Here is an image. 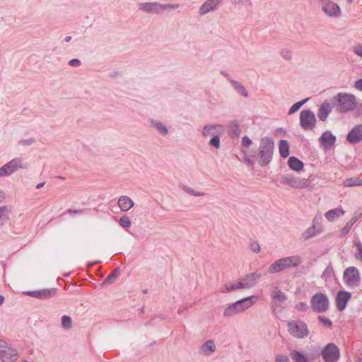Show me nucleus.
<instances>
[{
    "label": "nucleus",
    "mask_w": 362,
    "mask_h": 362,
    "mask_svg": "<svg viewBox=\"0 0 362 362\" xmlns=\"http://www.w3.org/2000/svg\"><path fill=\"white\" fill-rule=\"evenodd\" d=\"M220 291L221 293H227L231 291L230 288V284H226L223 288H221Z\"/></svg>",
    "instance_id": "obj_57"
},
{
    "label": "nucleus",
    "mask_w": 362,
    "mask_h": 362,
    "mask_svg": "<svg viewBox=\"0 0 362 362\" xmlns=\"http://www.w3.org/2000/svg\"><path fill=\"white\" fill-rule=\"evenodd\" d=\"M302 262L303 258L297 255L283 257L276 260L269 266L268 273L273 274L291 267H298Z\"/></svg>",
    "instance_id": "obj_1"
},
{
    "label": "nucleus",
    "mask_w": 362,
    "mask_h": 362,
    "mask_svg": "<svg viewBox=\"0 0 362 362\" xmlns=\"http://www.w3.org/2000/svg\"><path fill=\"white\" fill-rule=\"evenodd\" d=\"M223 0H206L199 8V14L202 16L214 11Z\"/></svg>",
    "instance_id": "obj_18"
},
{
    "label": "nucleus",
    "mask_w": 362,
    "mask_h": 362,
    "mask_svg": "<svg viewBox=\"0 0 362 362\" xmlns=\"http://www.w3.org/2000/svg\"><path fill=\"white\" fill-rule=\"evenodd\" d=\"M288 329L291 335L298 339L305 338L309 334L308 325L301 320H291L288 322Z\"/></svg>",
    "instance_id": "obj_6"
},
{
    "label": "nucleus",
    "mask_w": 362,
    "mask_h": 362,
    "mask_svg": "<svg viewBox=\"0 0 362 362\" xmlns=\"http://www.w3.org/2000/svg\"><path fill=\"white\" fill-rule=\"evenodd\" d=\"M346 140L351 144H356L362 141V124L354 126L346 136Z\"/></svg>",
    "instance_id": "obj_15"
},
{
    "label": "nucleus",
    "mask_w": 362,
    "mask_h": 362,
    "mask_svg": "<svg viewBox=\"0 0 362 362\" xmlns=\"http://www.w3.org/2000/svg\"><path fill=\"white\" fill-rule=\"evenodd\" d=\"M225 132L224 127L221 124H207L202 128V134L204 138L212 136L209 145L216 149L221 147L219 136Z\"/></svg>",
    "instance_id": "obj_2"
},
{
    "label": "nucleus",
    "mask_w": 362,
    "mask_h": 362,
    "mask_svg": "<svg viewBox=\"0 0 362 362\" xmlns=\"http://www.w3.org/2000/svg\"><path fill=\"white\" fill-rule=\"evenodd\" d=\"M35 143V139L33 137L27 139H21L19 141L18 144L21 146H31Z\"/></svg>",
    "instance_id": "obj_46"
},
{
    "label": "nucleus",
    "mask_w": 362,
    "mask_h": 362,
    "mask_svg": "<svg viewBox=\"0 0 362 362\" xmlns=\"http://www.w3.org/2000/svg\"><path fill=\"white\" fill-rule=\"evenodd\" d=\"M344 214L345 211L342 209L335 208L327 211L325 216L329 221H334Z\"/></svg>",
    "instance_id": "obj_26"
},
{
    "label": "nucleus",
    "mask_w": 362,
    "mask_h": 362,
    "mask_svg": "<svg viewBox=\"0 0 362 362\" xmlns=\"http://www.w3.org/2000/svg\"><path fill=\"white\" fill-rule=\"evenodd\" d=\"M336 141V136L330 131H325L319 139L320 146L325 150H329Z\"/></svg>",
    "instance_id": "obj_14"
},
{
    "label": "nucleus",
    "mask_w": 362,
    "mask_h": 362,
    "mask_svg": "<svg viewBox=\"0 0 362 362\" xmlns=\"http://www.w3.org/2000/svg\"><path fill=\"white\" fill-rule=\"evenodd\" d=\"M149 125L153 128L162 136H167L169 134V129L167 125L159 120L152 119L149 121Z\"/></svg>",
    "instance_id": "obj_19"
},
{
    "label": "nucleus",
    "mask_w": 362,
    "mask_h": 362,
    "mask_svg": "<svg viewBox=\"0 0 362 362\" xmlns=\"http://www.w3.org/2000/svg\"><path fill=\"white\" fill-rule=\"evenodd\" d=\"M318 320L325 326L331 327L332 325V321L329 319L326 318L322 315L318 317Z\"/></svg>",
    "instance_id": "obj_48"
},
{
    "label": "nucleus",
    "mask_w": 362,
    "mask_h": 362,
    "mask_svg": "<svg viewBox=\"0 0 362 362\" xmlns=\"http://www.w3.org/2000/svg\"><path fill=\"white\" fill-rule=\"evenodd\" d=\"M352 50L355 54L362 57V45L358 44L353 47Z\"/></svg>",
    "instance_id": "obj_49"
},
{
    "label": "nucleus",
    "mask_w": 362,
    "mask_h": 362,
    "mask_svg": "<svg viewBox=\"0 0 362 362\" xmlns=\"http://www.w3.org/2000/svg\"><path fill=\"white\" fill-rule=\"evenodd\" d=\"M139 9L149 14H160L161 11V3L158 1L141 2L139 5Z\"/></svg>",
    "instance_id": "obj_13"
},
{
    "label": "nucleus",
    "mask_w": 362,
    "mask_h": 362,
    "mask_svg": "<svg viewBox=\"0 0 362 362\" xmlns=\"http://www.w3.org/2000/svg\"><path fill=\"white\" fill-rule=\"evenodd\" d=\"M260 277L261 274L252 272L247 274L241 281L244 284L245 288H250L255 286Z\"/></svg>",
    "instance_id": "obj_20"
},
{
    "label": "nucleus",
    "mask_w": 362,
    "mask_h": 362,
    "mask_svg": "<svg viewBox=\"0 0 362 362\" xmlns=\"http://www.w3.org/2000/svg\"><path fill=\"white\" fill-rule=\"evenodd\" d=\"M24 294L38 298L39 290L26 291Z\"/></svg>",
    "instance_id": "obj_55"
},
{
    "label": "nucleus",
    "mask_w": 362,
    "mask_h": 362,
    "mask_svg": "<svg viewBox=\"0 0 362 362\" xmlns=\"http://www.w3.org/2000/svg\"><path fill=\"white\" fill-rule=\"evenodd\" d=\"M343 279L344 283L349 287H356L360 283V273L358 269L355 267H349L343 274Z\"/></svg>",
    "instance_id": "obj_8"
},
{
    "label": "nucleus",
    "mask_w": 362,
    "mask_h": 362,
    "mask_svg": "<svg viewBox=\"0 0 362 362\" xmlns=\"http://www.w3.org/2000/svg\"><path fill=\"white\" fill-rule=\"evenodd\" d=\"M257 297L255 296H249L236 301L241 313L251 308L256 302Z\"/></svg>",
    "instance_id": "obj_22"
},
{
    "label": "nucleus",
    "mask_w": 362,
    "mask_h": 362,
    "mask_svg": "<svg viewBox=\"0 0 362 362\" xmlns=\"http://www.w3.org/2000/svg\"><path fill=\"white\" fill-rule=\"evenodd\" d=\"M279 149L281 157L287 158L289 156V145L287 141L283 139L280 140Z\"/></svg>",
    "instance_id": "obj_33"
},
{
    "label": "nucleus",
    "mask_w": 362,
    "mask_h": 362,
    "mask_svg": "<svg viewBox=\"0 0 362 362\" xmlns=\"http://www.w3.org/2000/svg\"><path fill=\"white\" fill-rule=\"evenodd\" d=\"M57 293V288H45L39 290L38 298L39 299H47L54 296Z\"/></svg>",
    "instance_id": "obj_32"
},
{
    "label": "nucleus",
    "mask_w": 362,
    "mask_h": 362,
    "mask_svg": "<svg viewBox=\"0 0 362 362\" xmlns=\"http://www.w3.org/2000/svg\"><path fill=\"white\" fill-rule=\"evenodd\" d=\"M11 209L6 206H0V226H3L8 219Z\"/></svg>",
    "instance_id": "obj_31"
},
{
    "label": "nucleus",
    "mask_w": 362,
    "mask_h": 362,
    "mask_svg": "<svg viewBox=\"0 0 362 362\" xmlns=\"http://www.w3.org/2000/svg\"><path fill=\"white\" fill-rule=\"evenodd\" d=\"M119 225L123 227V228H129L130 226H131V221H130V219L129 218L124 215V216H122L120 218H119Z\"/></svg>",
    "instance_id": "obj_45"
},
{
    "label": "nucleus",
    "mask_w": 362,
    "mask_h": 362,
    "mask_svg": "<svg viewBox=\"0 0 362 362\" xmlns=\"http://www.w3.org/2000/svg\"><path fill=\"white\" fill-rule=\"evenodd\" d=\"M282 182L293 188H305L308 186L307 180L295 177L293 174L286 173L281 176Z\"/></svg>",
    "instance_id": "obj_12"
},
{
    "label": "nucleus",
    "mask_w": 362,
    "mask_h": 362,
    "mask_svg": "<svg viewBox=\"0 0 362 362\" xmlns=\"http://www.w3.org/2000/svg\"><path fill=\"white\" fill-rule=\"evenodd\" d=\"M120 271L119 268L115 269L110 274H109L105 279L103 284L111 283L114 279L117 278L119 275Z\"/></svg>",
    "instance_id": "obj_39"
},
{
    "label": "nucleus",
    "mask_w": 362,
    "mask_h": 362,
    "mask_svg": "<svg viewBox=\"0 0 362 362\" xmlns=\"http://www.w3.org/2000/svg\"><path fill=\"white\" fill-rule=\"evenodd\" d=\"M334 100L337 110L342 113L349 112L356 107V99L352 94L339 93Z\"/></svg>",
    "instance_id": "obj_4"
},
{
    "label": "nucleus",
    "mask_w": 362,
    "mask_h": 362,
    "mask_svg": "<svg viewBox=\"0 0 362 362\" xmlns=\"http://www.w3.org/2000/svg\"><path fill=\"white\" fill-rule=\"evenodd\" d=\"M332 106L331 104L327 103H322L317 113L318 118L321 121H325L327 118L329 114L332 112Z\"/></svg>",
    "instance_id": "obj_27"
},
{
    "label": "nucleus",
    "mask_w": 362,
    "mask_h": 362,
    "mask_svg": "<svg viewBox=\"0 0 362 362\" xmlns=\"http://www.w3.org/2000/svg\"><path fill=\"white\" fill-rule=\"evenodd\" d=\"M241 313L239 306L236 302L229 305L223 312V316L226 317H233L235 315Z\"/></svg>",
    "instance_id": "obj_28"
},
{
    "label": "nucleus",
    "mask_w": 362,
    "mask_h": 362,
    "mask_svg": "<svg viewBox=\"0 0 362 362\" xmlns=\"http://www.w3.org/2000/svg\"><path fill=\"white\" fill-rule=\"evenodd\" d=\"M4 192L0 189V202H1L4 199Z\"/></svg>",
    "instance_id": "obj_63"
},
{
    "label": "nucleus",
    "mask_w": 362,
    "mask_h": 362,
    "mask_svg": "<svg viewBox=\"0 0 362 362\" xmlns=\"http://www.w3.org/2000/svg\"><path fill=\"white\" fill-rule=\"evenodd\" d=\"M288 165L291 169L295 171H300L303 168V162L294 156L288 158Z\"/></svg>",
    "instance_id": "obj_30"
},
{
    "label": "nucleus",
    "mask_w": 362,
    "mask_h": 362,
    "mask_svg": "<svg viewBox=\"0 0 362 362\" xmlns=\"http://www.w3.org/2000/svg\"><path fill=\"white\" fill-rule=\"evenodd\" d=\"M230 132L233 136L238 137L241 133V130L238 122H235L230 127Z\"/></svg>",
    "instance_id": "obj_43"
},
{
    "label": "nucleus",
    "mask_w": 362,
    "mask_h": 362,
    "mask_svg": "<svg viewBox=\"0 0 362 362\" xmlns=\"http://www.w3.org/2000/svg\"><path fill=\"white\" fill-rule=\"evenodd\" d=\"M296 308L300 311L305 312L308 309V305L305 302H299L296 305Z\"/></svg>",
    "instance_id": "obj_50"
},
{
    "label": "nucleus",
    "mask_w": 362,
    "mask_h": 362,
    "mask_svg": "<svg viewBox=\"0 0 362 362\" xmlns=\"http://www.w3.org/2000/svg\"><path fill=\"white\" fill-rule=\"evenodd\" d=\"M236 289H245L244 284H243L242 281H239L237 283H235Z\"/></svg>",
    "instance_id": "obj_60"
},
{
    "label": "nucleus",
    "mask_w": 362,
    "mask_h": 362,
    "mask_svg": "<svg viewBox=\"0 0 362 362\" xmlns=\"http://www.w3.org/2000/svg\"><path fill=\"white\" fill-rule=\"evenodd\" d=\"M289 358L286 355H278L276 357V362H288Z\"/></svg>",
    "instance_id": "obj_53"
},
{
    "label": "nucleus",
    "mask_w": 362,
    "mask_h": 362,
    "mask_svg": "<svg viewBox=\"0 0 362 362\" xmlns=\"http://www.w3.org/2000/svg\"><path fill=\"white\" fill-rule=\"evenodd\" d=\"M290 354L295 362H310L315 358V354L305 355L297 350H291Z\"/></svg>",
    "instance_id": "obj_21"
},
{
    "label": "nucleus",
    "mask_w": 362,
    "mask_h": 362,
    "mask_svg": "<svg viewBox=\"0 0 362 362\" xmlns=\"http://www.w3.org/2000/svg\"><path fill=\"white\" fill-rule=\"evenodd\" d=\"M356 251L354 256L356 259L362 262V243L360 241L355 243Z\"/></svg>",
    "instance_id": "obj_41"
},
{
    "label": "nucleus",
    "mask_w": 362,
    "mask_h": 362,
    "mask_svg": "<svg viewBox=\"0 0 362 362\" xmlns=\"http://www.w3.org/2000/svg\"><path fill=\"white\" fill-rule=\"evenodd\" d=\"M320 221V217H315L313 221V224H315V227L317 228H320V226H318L317 224L319 223Z\"/></svg>",
    "instance_id": "obj_62"
},
{
    "label": "nucleus",
    "mask_w": 362,
    "mask_h": 362,
    "mask_svg": "<svg viewBox=\"0 0 362 362\" xmlns=\"http://www.w3.org/2000/svg\"><path fill=\"white\" fill-rule=\"evenodd\" d=\"M83 211V210H74V209H68L67 210V213L70 214H82V212Z\"/></svg>",
    "instance_id": "obj_58"
},
{
    "label": "nucleus",
    "mask_w": 362,
    "mask_h": 362,
    "mask_svg": "<svg viewBox=\"0 0 362 362\" xmlns=\"http://www.w3.org/2000/svg\"><path fill=\"white\" fill-rule=\"evenodd\" d=\"M300 124L304 130L313 129L316 124L315 114L309 110H302L300 114Z\"/></svg>",
    "instance_id": "obj_10"
},
{
    "label": "nucleus",
    "mask_w": 362,
    "mask_h": 362,
    "mask_svg": "<svg viewBox=\"0 0 362 362\" xmlns=\"http://www.w3.org/2000/svg\"><path fill=\"white\" fill-rule=\"evenodd\" d=\"M180 188L184 191L186 193L190 194V195H192V196H194V197H202V196H204L205 194L204 192H197L196 190H194V189H192V187L186 185H180Z\"/></svg>",
    "instance_id": "obj_36"
},
{
    "label": "nucleus",
    "mask_w": 362,
    "mask_h": 362,
    "mask_svg": "<svg viewBox=\"0 0 362 362\" xmlns=\"http://www.w3.org/2000/svg\"><path fill=\"white\" fill-rule=\"evenodd\" d=\"M0 358L2 362H15L18 358V352L7 345L4 340L0 339Z\"/></svg>",
    "instance_id": "obj_9"
},
{
    "label": "nucleus",
    "mask_w": 362,
    "mask_h": 362,
    "mask_svg": "<svg viewBox=\"0 0 362 362\" xmlns=\"http://www.w3.org/2000/svg\"><path fill=\"white\" fill-rule=\"evenodd\" d=\"M62 327L67 330H69L73 327V322L69 315H63L62 317Z\"/></svg>",
    "instance_id": "obj_37"
},
{
    "label": "nucleus",
    "mask_w": 362,
    "mask_h": 362,
    "mask_svg": "<svg viewBox=\"0 0 362 362\" xmlns=\"http://www.w3.org/2000/svg\"><path fill=\"white\" fill-rule=\"evenodd\" d=\"M272 298L273 300L281 303L284 302L287 298L286 295L279 290L278 287H274L272 293Z\"/></svg>",
    "instance_id": "obj_34"
},
{
    "label": "nucleus",
    "mask_w": 362,
    "mask_h": 362,
    "mask_svg": "<svg viewBox=\"0 0 362 362\" xmlns=\"http://www.w3.org/2000/svg\"><path fill=\"white\" fill-rule=\"evenodd\" d=\"M250 249L254 252H259L260 251V245L258 243L254 242L250 245Z\"/></svg>",
    "instance_id": "obj_54"
},
{
    "label": "nucleus",
    "mask_w": 362,
    "mask_h": 362,
    "mask_svg": "<svg viewBox=\"0 0 362 362\" xmlns=\"http://www.w3.org/2000/svg\"><path fill=\"white\" fill-rule=\"evenodd\" d=\"M354 86L356 89L362 90V78L356 81Z\"/></svg>",
    "instance_id": "obj_56"
},
{
    "label": "nucleus",
    "mask_w": 362,
    "mask_h": 362,
    "mask_svg": "<svg viewBox=\"0 0 362 362\" xmlns=\"http://www.w3.org/2000/svg\"><path fill=\"white\" fill-rule=\"evenodd\" d=\"M322 356L325 362H337L340 357L339 349L334 343H329L323 349Z\"/></svg>",
    "instance_id": "obj_11"
},
{
    "label": "nucleus",
    "mask_w": 362,
    "mask_h": 362,
    "mask_svg": "<svg viewBox=\"0 0 362 362\" xmlns=\"http://www.w3.org/2000/svg\"><path fill=\"white\" fill-rule=\"evenodd\" d=\"M351 296V293L348 291H340L337 293L336 296V305L339 310L341 311L344 310Z\"/></svg>",
    "instance_id": "obj_17"
},
{
    "label": "nucleus",
    "mask_w": 362,
    "mask_h": 362,
    "mask_svg": "<svg viewBox=\"0 0 362 362\" xmlns=\"http://www.w3.org/2000/svg\"><path fill=\"white\" fill-rule=\"evenodd\" d=\"M334 269L331 265H328L322 274V278L325 281L331 279L334 276Z\"/></svg>",
    "instance_id": "obj_40"
},
{
    "label": "nucleus",
    "mask_w": 362,
    "mask_h": 362,
    "mask_svg": "<svg viewBox=\"0 0 362 362\" xmlns=\"http://www.w3.org/2000/svg\"><path fill=\"white\" fill-rule=\"evenodd\" d=\"M322 10L329 16L339 17L341 10L339 5L332 1L322 4Z\"/></svg>",
    "instance_id": "obj_16"
},
{
    "label": "nucleus",
    "mask_w": 362,
    "mask_h": 362,
    "mask_svg": "<svg viewBox=\"0 0 362 362\" xmlns=\"http://www.w3.org/2000/svg\"><path fill=\"white\" fill-rule=\"evenodd\" d=\"M279 54L282 58L287 61L291 60L293 57V51L288 48H283Z\"/></svg>",
    "instance_id": "obj_42"
},
{
    "label": "nucleus",
    "mask_w": 362,
    "mask_h": 362,
    "mask_svg": "<svg viewBox=\"0 0 362 362\" xmlns=\"http://www.w3.org/2000/svg\"><path fill=\"white\" fill-rule=\"evenodd\" d=\"M356 107L357 115L362 117V104H358Z\"/></svg>",
    "instance_id": "obj_59"
},
{
    "label": "nucleus",
    "mask_w": 362,
    "mask_h": 362,
    "mask_svg": "<svg viewBox=\"0 0 362 362\" xmlns=\"http://www.w3.org/2000/svg\"><path fill=\"white\" fill-rule=\"evenodd\" d=\"M25 168H27V165L23 163V159L16 158L0 168V177L11 175L18 169Z\"/></svg>",
    "instance_id": "obj_7"
},
{
    "label": "nucleus",
    "mask_w": 362,
    "mask_h": 362,
    "mask_svg": "<svg viewBox=\"0 0 362 362\" xmlns=\"http://www.w3.org/2000/svg\"><path fill=\"white\" fill-rule=\"evenodd\" d=\"M308 100V98H305V100H303L301 101H299L298 103H294L291 108L289 109L288 114V115H293L296 112H297L307 101Z\"/></svg>",
    "instance_id": "obj_38"
},
{
    "label": "nucleus",
    "mask_w": 362,
    "mask_h": 362,
    "mask_svg": "<svg viewBox=\"0 0 362 362\" xmlns=\"http://www.w3.org/2000/svg\"><path fill=\"white\" fill-rule=\"evenodd\" d=\"M351 228L352 226L347 222L340 231L341 235L344 236L347 235L350 232Z\"/></svg>",
    "instance_id": "obj_47"
},
{
    "label": "nucleus",
    "mask_w": 362,
    "mask_h": 362,
    "mask_svg": "<svg viewBox=\"0 0 362 362\" xmlns=\"http://www.w3.org/2000/svg\"><path fill=\"white\" fill-rule=\"evenodd\" d=\"M241 143H242L243 146L248 147L249 146H250L252 144V141L248 136H244L242 138Z\"/></svg>",
    "instance_id": "obj_51"
},
{
    "label": "nucleus",
    "mask_w": 362,
    "mask_h": 362,
    "mask_svg": "<svg viewBox=\"0 0 362 362\" xmlns=\"http://www.w3.org/2000/svg\"><path fill=\"white\" fill-rule=\"evenodd\" d=\"M222 75H223L225 77L227 78L228 80V78H231L230 75L226 71H221Z\"/></svg>",
    "instance_id": "obj_64"
},
{
    "label": "nucleus",
    "mask_w": 362,
    "mask_h": 362,
    "mask_svg": "<svg viewBox=\"0 0 362 362\" xmlns=\"http://www.w3.org/2000/svg\"><path fill=\"white\" fill-rule=\"evenodd\" d=\"M310 304L314 312L322 313L329 309V300L326 294L317 293L311 297Z\"/></svg>",
    "instance_id": "obj_5"
},
{
    "label": "nucleus",
    "mask_w": 362,
    "mask_h": 362,
    "mask_svg": "<svg viewBox=\"0 0 362 362\" xmlns=\"http://www.w3.org/2000/svg\"><path fill=\"white\" fill-rule=\"evenodd\" d=\"M180 7L178 4H161V11L177 9Z\"/></svg>",
    "instance_id": "obj_44"
},
{
    "label": "nucleus",
    "mask_w": 362,
    "mask_h": 362,
    "mask_svg": "<svg viewBox=\"0 0 362 362\" xmlns=\"http://www.w3.org/2000/svg\"><path fill=\"white\" fill-rule=\"evenodd\" d=\"M228 81L231 84V86L233 87L234 90H235V92L238 94H239L245 98L248 97L247 90H246L245 86L240 82L235 81V80L233 79L232 78H228Z\"/></svg>",
    "instance_id": "obj_25"
},
{
    "label": "nucleus",
    "mask_w": 362,
    "mask_h": 362,
    "mask_svg": "<svg viewBox=\"0 0 362 362\" xmlns=\"http://www.w3.org/2000/svg\"><path fill=\"white\" fill-rule=\"evenodd\" d=\"M321 232L322 229L320 228H317L315 225L313 224L311 227L308 228L305 231L303 232L302 237L304 240H309L315 235L320 234Z\"/></svg>",
    "instance_id": "obj_29"
},
{
    "label": "nucleus",
    "mask_w": 362,
    "mask_h": 362,
    "mask_svg": "<svg viewBox=\"0 0 362 362\" xmlns=\"http://www.w3.org/2000/svg\"><path fill=\"white\" fill-rule=\"evenodd\" d=\"M358 217L357 216H354L348 221V223L353 226L355 224V223L358 221Z\"/></svg>",
    "instance_id": "obj_61"
},
{
    "label": "nucleus",
    "mask_w": 362,
    "mask_h": 362,
    "mask_svg": "<svg viewBox=\"0 0 362 362\" xmlns=\"http://www.w3.org/2000/svg\"><path fill=\"white\" fill-rule=\"evenodd\" d=\"M343 184L345 187L362 186V179L358 177H351L344 180Z\"/></svg>",
    "instance_id": "obj_35"
},
{
    "label": "nucleus",
    "mask_w": 362,
    "mask_h": 362,
    "mask_svg": "<svg viewBox=\"0 0 362 362\" xmlns=\"http://www.w3.org/2000/svg\"><path fill=\"white\" fill-rule=\"evenodd\" d=\"M274 142L268 137H264L261 139L259 153L258 162L262 165H267L272 160L274 153Z\"/></svg>",
    "instance_id": "obj_3"
},
{
    "label": "nucleus",
    "mask_w": 362,
    "mask_h": 362,
    "mask_svg": "<svg viewBox=\"0 0 362 362\" xmlns=\"http://www.w3.org/2000/svg\"><path fill=\"white\" fill-rule=\"evenodd\" d=\"M81 64V61L78 59H72L69 62V65L72 67H78Z\"/></svg>",
    "instance_id": "obj_52"
},
{
    "label": "nucleus",
    "mask_w": 362,
    "mask_h": 362,
    "mask_svg": "<svg viewBox=\"0 0 362 362\" xmlns=\"http://www.w3.org/2000/svg\"><path fill=\"white\" fill-rule=\"evenodd\" d=\"M118 206L122 211H127L134 206V202L128 196H122L119 198Z\"/></svg>",
    "instance_id": "obj_24"
},
{
    "label": "nucleus",
    "mask_w": 362,
    "mask_h": 362,
    "mask_svg": "<svg viewBox=\"0 0 362 362\" xmlns=\"http://www.w3.org/2000/svg\"><path fill=\"white\" fill-rule=\"evenodd\" d=\"M216 350V346L214 341L211 339H209L200 346L199 353L203 356H211Z\"/></svg>",
    "instance_id": "obj_23"
}]
</instances>
